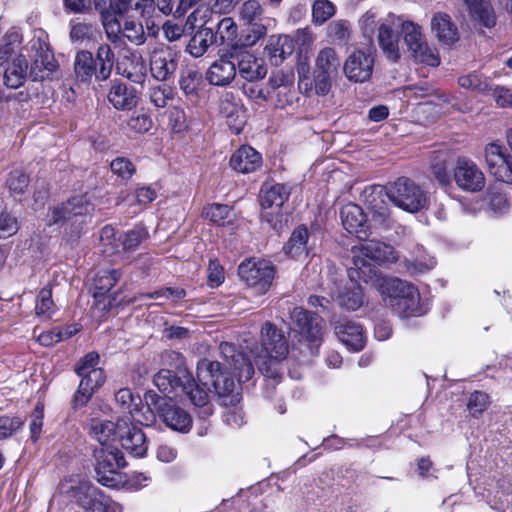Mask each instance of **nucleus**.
<instances>
[{
	"label": "nucleus",
	"mask_w": 512,
	"mask_h": 512,
	"mask_svg": "<svg viewBox=\"0 0 512 512\" xmlns=\"http://www.w3.org/2000/svg\"><path fill=\"white\" fill-rule=\"evenodd\" d=\"M397 258V253L391 245L378 240H368L361 244L359 254L353 256L348 276L352 280L359 279L366 284H374L379 281L378 269L371 262H394Z\"/></svg>",
	"instance_id": "f257e3e1"
},
{
	"label": "nucleus",
	"mask_w": 512,
	"mask_h": 512,
	"mask_svg": "<svg viewBox=\"0 0 512 512\" xmlns=\"http://www.w3.org/2000/svg\"><path fill=\"white\" fill-rule=\"evenodd\" d=\"M90 436L100 445L108 448H141L147 443L146 434L137 426H129L126 421L119 420L100 421L92 420L89 430Z\"/></svg>",
	"instance_id": "f03ea898"
},
{
	"label": "nucleus",
	"mask_w": 512,
	"mask_h": 512,
	"mask_svg": "<svg viewBox=\"0 0 512 512\" xmlns=\"http://www.w3.org/2000/svg\"><path fill=\"white\" fill-rule=\"evenodd\" d=\"M144 401L149 413V416H144L145 421L153 422L155 416H158L172 430L186 433L191 429V415L178 406L172 397H162L155 391L149 390L144 394Z\"/></svg>",
	"instance_id": "7ed1b4c3"
},
{
	"label": "nucleus",
	"mask_w": 512,
	"mask_h": 512,
	"mask_svg": "<svg viewBox=\"0 0 512 512\" xmlns=\"http://www.w3.org/2000/svg\"><path fill=\"white\" fill-rule=\"evenodd\" d=\"M197 378L203 385L213 387L223 405H227L232 395H240L235 392L236 384L231 373L218 361L207 358L200 360L197 364Z\"/></svg>",
	"instance_id": "20e7f679"
},
{
	"label": "nucleus",
	"mask_w": 512,
	"mask_h": 512,
	"mask_svg": "<svg viewBox=\"0 0 512 512\" xmlns=\"http://www.w3.org/2000/svg\"><path fill=\"white\" fill-rule=\"evenodd\" d=\"M386 195L397 207L416 213L427 206L426 192L406 177L398 178L386 188Z\"/></svg>",
	"instance_id": "39448f33"
},
{
	"label": "nucleus",
	"mask_w": 512,
	"mask_h": 512,
	"mask_svg": "<svg viewBox=\"0 0 512 512\" xmlns=\"http://www.w3.org/2000/svg\"><path fill=\"white\" fill-rule=\"evenodd\" d=\"M290 319L292 323L291 330L307 341L312 355H317L323 341L325 327L323 318L302 307H295L290 312Z\"/></svg>",
	"instance_id": "423d86ee"
},
{
	"label": "nucleus",
	"mask_w": 512,
	"mask_h": 512,
	"mask_svg": "<svg viewBox=\"0 0 512 512\" xmlns=\"http://www.w3.org/2000/svg\"><path fill=\"white\" fill-rule=\"evenodd\" d=\"M66 492H71L77 504L87 512H122L121 504L92 483L83 481L71 486Z\"/></svg>",
	"instance_id": "0eeeda50"
},
{
	"label": "nucleus",
	"mask_w": 512,
	"mask_h": 512,
	"mask_svg": "<svg viewBox=\"0 0 512 512\" xmlns=\"http://www.w3.org/2000/svg\"><path fill=\"white\" fill-rule=\"evenodd\" d=\"M238 275L248 286L256 288L262 294L271 287L275 269L267 260L251 258L240 263Z\"/></svg>",
	"instance_id": "6e6552de"
},
{
	"label": "nucleus",
	"mask_w": 512,
	"mask_h": 512,
	"mask_svg": "<svg viewBox=\"0 0 512 512\" xmlns=\"http://www.w3.org/2000/svg\"><path fill=\"white\" fill-rule=\"evenodd\" d=\"M29 49L33 52L30 76L33 81L48 79L58 68V63L50 49L46 37L42 34L29 41Z\"/></svg>",
	"instance_id": "1a4fd4ad"
},
{
	"label": "nucleus",
	"mask_w": 512,
	"mask_h": 512,
	"mask_svg": "<svg viewBox=\"0 0 512 512\" xmlns=\"http://www.w3.org/2000/svg\"><path fill=\"white\" fill-rule=\"evenodd\" d=\"M97 480L104 486L118 485V471L126 466L122 450H94Z\"/></svg>",
	"instance_id": "9d476101"
},
{
	"label": "nucleus",
	"mask_w": 512,
	"mask_h": 512,
	"mask_svg": "<svg viewBox=\"0 0 512 512\" xmlns=\"http://www.w3.org/2000/svg\"><path fill=\"white\" fill-rule=\"evenodd\" d=\"M246 42L244 44L234 43L230 45L229 57L234 61L236 71L239 75L249 82H255L263 79L267 74V68L262 59L256 58L248 49Z\"/></svg>",
	"instance_id": "9b49d317"
},
{
	"label": "nucleus",
	"mask_w": 512,
	"mask_h": 512,
	"mask_svg": "<svg viewBox=\"0 0 512 512\" xmlns=\"http://www.w3.org/2000/svg\"><path fill=\"white\" fill-rule=\"evenodd\" d=\"M453 180L463 191L477 193L484 189L486 178L480 167L468 157H458L453 168Z\"/></svg>",
	"instance_id": "f8f14e48"
},
{
	"label": "nucleus",
	"mask_w": 512,
	"mask_h": 512,
	"mask_svg": "<svg viewBox=\"0 0 512 512\" xmlns=\"http://www.w3.org/2000/svg\"><path fill=\"white\" fill-rule=\"evenodd\" d=\"M179 52L174 46L160 45L150 55V73L157 81L172 79L178 68Z\"/></svg>",
	"instance_id": "ddd939ff"
},
{
	"label": "nucleus",
	"mask_w": 512,
	"mask_h": 512,
	"mask_svg": "<svg viewBox=\"0 0 512 512\" xmlns=\"http://www.w3.org/2000/svg\"><path fill=\"white\" fill-rule=\"evenodd\" d=\"M264 10L257 0L245 1L239 10L240 21L248 26L245 42L254 45L266 35L267 28L263 24Z\"/></svg>",
	"instance_id": "4468645a"
},
{
	"label": "nucleus",
	"mask_w": 512,
	"mask_h": 512,
	"mask_svg": "<svg viewBox=\"0 0 512 512\" xmlns=\"http://www.w3.org/2000/svg\"><path fill=\"white\" fill-rule=\"evenodd\" d=\"M485 160L490 174L497 181L512 184V156L505 147L489 143L485 147Z\"/></svg>",
	"instance_id": "2eb2a0df"
},
{
	"label": "nucleus",
	"mask_w": 512,
	"mask_h": 512,
	"mask_svg": "<svg viewBox=\"0 0 512 512\" xmlns=\"http://www.w3.org/2000/svg\"><path fill=\"white\" fill-rule=\"evenodd\" d=\"M374 68V57L370 52L356 49L348 55L343 71L345 76L355 83H363L370 79Z\"/></svg>",
	"instance_id": "dca6fc26"
},
{
	"label": "nucleus",
	"mask_w": 512,
	"mask_h": 512,
	"mask_svg": "<svg viewBox=\"0 0 512 512\" xmlns=\"http://www.w3.org/2000/svg\"><path fill=\"white\" fill-rule=\"evenodd\" d=\"M187 383H183L180 393L184 394L191 404L197 409V416L201 420L208 419L214 412L210 401L209 390L201 382L197 383L193 375L188 371Z\"/></svg>",
	"instance_id": "f3484780"
},
{
	"label": "nucleus",
	"mask_w": 512,
	"mask_h": 512,
	"mask_svg": "<svg viewBox=\"0 0 512 512\" xmlns=\"http://www.w3.org/2000/svg\"><path fill=\"white\" fill-rule=\"evenodd\" d=\"M229 54H232L230 45L218 50L219 59L210 65L206 73V79L211 85L228 86L235 79L236 68Z\"/></svg>",
	"instance_id": "a211bd4d"
},
{
	"label": "nucleus",
	"mask_w": 512,
	"mask_h": 512,
	"mask_svg": "<svg viewBox=\"0 0 512 512\" xmlns=\"http://www.w3.org/2000/svg\"><path fill=\"white\" fill-rule=\"evenodd\" d=\"M94 210V205L86 195H79L68 199L56 207L53 211L52 220L54 223L73 222L78 218L90 215Z\"/></svg>",
	"instance_id": "6ab92c4d"
},
{
	"label": "nucleus",
	"mask_w": 512,
	"mask_h": 512,
	"mask_svg": "<svg viewBox=\"0 0 512 512\" xmlns=\"http://www.w3.org/2000/svg\"><path fill=\"white\" fill-rule=\"evenodd\" d=\"M262 347L275 360H283L289 353V343L284 333L273 323L266 322L261 328Z\"/></svg>",
	"instance_id": "aec40b11"
},
{
	"label": "nucleus",
	"mask_w": 512,
	"mask_h": 512,
	"mask_svg": "<svg viewBox=\"0 0 512 512\" xmlns=\"http://www.w3.org/2000/svg\"><path fill=\"white\" fill-rule=\"evenodd\" d=\"M173 355L182 361L180 353L172 352ZM188 370L182 366V363L177 366L176 370L161 369L153 377L154 385L159 391L165 394L178 395L183 383H187Z\"/></svg>",
	"instance_id": "412c9836"
},
{
	"label": "nucleus",
	"mask_w": 512,
	"mask_h": 512,
	"mask_svg": "<svg viewBox=\"0 0 512 512\" xmlns=\"http://www.w3.org/2000/svg\"><path fill=\"white\" fill-rule=\"evenodd\" d=\"M334 331L338 339L351 351H361L366 344L363 327L350 319L342 318L335 322Z\"/></svg>",
	"instance_id": "4be33fe9"
},
{
	"label": "nucleus",
	"mask_w": 512,
	"mask_h": 512,
	"mask_svg": "<svg viewBox=\"0 0 512 512\" xmlns=\"http://www.w3.org/2000/svg\"><path fill=\"white\" fill-rule=\"evenodd\" d=\"M77 375L82 379L72 399L74 409L84 407L89 402L94 392L104 384L106 379L102 369H92L89 370V372Z\"/></svg>",
	"instance_id": "5701e85b"
},
{
	"label": "nucleus",
	"mask_w": 512,
	"mask_h": 512,
	"mask_svg": "<svg viewBox=\"0 0 512 512\" xmlns=\"http://www.w3.org/2000/svg\"><path fill=\"white\" fill-rule=\"evenodd\" d=\"M0 74L3 77V85L10 89L21 87L28 76V61L22 54L17 55L11 61L0 64Z\"/></svg>",
	"instance_id": "b1692460"
},
{
	"label": "nucleus",
	"mask_w": 512,
	"mask_h": 512,
	"mask_svg": "<svg viewBox=\"0 0 512 512\" xmlns=\"http://www.w3.org/2000/svg\"><path fill=\"white\" fill-rule=\"evenodd\" d=\"M342 225L351 234H355L359 239L368 236L367 217L362 208L354 203L344 205L340 210Z\"/></svg>",
	"instance_id": "393cba45"
},
{
	"label": "nucleus",
	"mask_w": 512,
	"mask_h": 512,
	"mask_svg": "<svg viewBox=\"0 0 512 512\" xmlns=\"http://www.w3.org/2000/svg\"><path fill=\"white\" fill-rule=\"evenodd\" d=\"M107 98L117 110H131L139 101L137 90L120 80L112 82Z\"/></svg>",
	"instance_id": "a878e982"
},
{
	"label": "nucleus",
	"mask_w": 512,
	"mask_h": 512,
	"mask_svg": "<svg viewBox=\"0 0 512 512\" xmlns=\"http://www.w3.org/2000/svg\"><path fill=\"white\" fill-rule=\"evenodd\" d=\"M262 164L261 155L251 146H241L230 158V166L240 173H251Z\"/></svg>",
	"instance_id": "bb28decb"
},
{
	"label": "nucleus",
	"mask_w": 512,
	"mask_h": 512,
	"mask_svg": "<svg viewBox=\"0 0 512 512\" xmlns=\"http://www.w3.org/2000/svg\"><path fill=\"white\" fill-rule=\"evenodd\" d=\"M290 188L285 184L264 183L260 190L262 210L281 209L290 196Z\"/></svg>",
	"instance_id": "cd10ccee"
},
{
	"label": "nucleus",
	"mask_w": 512,
	"mask_h": 512,
	"mask_svg": "<svg viewBox=\"0 0 512 512\" xmlns=\"http://www.w3.org/2000/svg\"><path fill=\"white\" fill-rule=\"evenodd\" d=\"M351 280L349 286L338 288L337 292L332 294V298L339 304L340 307L348 311H355L363 304V292L356 281L359 279Z\"/></svg>",
	"instance_id": "c85d7f7f"
},
{
	"label": "nucleus",
	"mask_w": 512,
	"mask_h": 512,
	"mask_svg": "<svg viewBox=\"0 0 512 512\" xmlns=\"http://www.w3.org/2000/svg\"><path fill=\"white\" fill-rule=\"evenodd\" d=\"M212 45L217 46L214 29L202 25L189 40L186 51L194 58L203 56Z\"/></svg>",
	"instance_id": "c756f323"
},
{
	"label": "nucleus",
	"mask_w": 512,
	"mask_h": 512,
	"mask_svg": "<svg viewBox=\"0 0 512 512\" xmlns=\"http://www.w3.org/2000/svg\"><path fill=\"white\" fill-rule=\"evenodd\" d=\"M308 239L309 231L307 227L305 225L297 226L283 247L285 254L296 260L306 258L309 254Z\"/></svg>",
	"instance_id": "7c9ffc66"
},
{
	"label": "nucleus",
	"mask_w": 512,
	"mask_h": 512,
	"mask_svg": "<svg viewBox=\"0 0 512 512\" xmlns=\"http://www.w3.org/2000/svg\"><path fill=\"white\" fill-rule=\"evenodd\" d=\"M377 40L384 56L390 62L396 63L400 60L399 37L390 26L386 24L379 25Z\"/></svg>",
	"instance_id": "2f4dec72"
},
{
	"label": "nucleus",
	"mask_w": 512,
	"mask_h": 512,
	"mask_svg": "<svg viewBox=\"0 0 512 512\" xmlns=\"http://www.w3.org/2000/svg\"><path fill=\"white\" fill-rule=\"evenodd\" d=\"M202 83V74L195 67H185L181 69L179 75V88L191 102H196L199 98V88Z\"/></svg>",
	"instance_id": "473e14b6"
},
{
	"label": "nucleus",
	"mask_w": 512,
	"mask_h": 512,
	"mask_svg": "<svg viewBox=\"0 0 512 512\" xmlns=\"http://www.w3.org/2000/svg\"><path fill=\"white\" fill-rule=\"evenodd\" d=\"M381 293L384 296L386 305L392 306L393 301L397 302L400 298L406 296L414 285L398 278H385L380 283Z\"/></svg>",
	"instance_id": "72a5a7b5"
},
{
	"label": "nucleus",
	"mask_w": 512,
	"mask_h": 512,
	"mask_svg": "<svg viewBox=\"0 0 512 512\" xmlns=\"http://www.w3.org/2000/svg\"><path fill=\"white\" fill-rule=\"evenodd\" d=\"M94 61L97 70V81H106L111 76L115 63V53L111 46L107 43L100 44Z\"/></svg>",
	"instance_id": "f704fd0d"
},
{
	"label": "nucleus",
	"mask_w": 512,
	"mask_h": 512,
	"mask_svg": "<svg viewBox=\"0 0 512 512\" xmlns=\"http://www.w3.org/2000/svg\"><path fill=\"white\" fill-rule=\"evenodd\" d=\"M390 307L401 317L416 316L423 313L420 306V294L416 287L407 292L406 296L400 298L397 302L393 301Z\"/></svg>",
	"instance_id": "c9c22d12"
},
{
	"label": "nucleus",
	"mask_w": 512,
	"mask_h": 512,
	"mask_svg": "<svg viewBox=\"0 0 512 512\" xmlns=\"http://www.w3.org/2000/svg\"><path fill=\"white\" fill-rule=\"evenodd\" d=\"M431 25L439 41L451 45L458 40L457 28L451 23L447 14H436Z\"/></svg>",
	"instance_id": "e433bc0d"
},
{
	"label": "nucleus",
	"mask_w": 512,
	"mask_h": 512,
	"mask_svg": "<svg viewBox=\"0 0 512 512\" xmlns=\"http://www.w3.org/2000/svg\"><path fill=\"white\" fill-rule=\"evenodd\" d=\"M122 75L136 84L144 83L147 76V67L140 54H131L122 63Z\"/></svg>",
	"instance_id": "4c0bfd02"
},
{
	"label": "nucleus",
	"mask_w": 512,
	"mask_h": 512,
	"mask_svg": "<svg viewBox=\"0 0 512 512\" xmlns=\"http://www.w3.org/2000/svg\"><path fill=\"white\" fill-rule=\"evenodd\" d=\"M74 72L81 82L90 81L94 75L97 79V70L93 54L87 50L77 52L74 60Z\"/></svg>",
	"instance_id": "58836bf2"
},
{
	"label": "nucleus",
	"mask_w": 512,
	"mask_h": 512,
	"mask_svg": "<svg viewBox=\"0 0 512 512\" xmlns=\"http://www.w3.org/2000/svg\"><path fill=\"white\" fill-rule=\"evenodd\" d=\"M277 360L269 357L268 360L262 361L258 369L261 374L265 377V397H272V390L275 389L276 385L281 381V373L279 371Z\"/></svg>",
	"instance_id": "ea45409f"
},
{
	"label": "nucleus",
	"mask_w": 512,
	"mask_h": 512,
	"mask_svg": "<svg viewBox=\"0 0 512 512\" xmlns=\"http://www.w3.org/2000/svg\"><path fill=\"white\" fill-rule=\"evenodd\" d=\"M341 65L337 52L332 47H325L321 49L316 58L317 71L324 72L325 74H338V69Z\"/></svg>",
	"instance_id": "a19ab883"
},
{
	"label": "nucleus",
	"mask_w": 512,
	"mask_h": 512,
	"mask_svg": "<svg viewBox=\"0 0 512 512\" xmlns=\"http://www.w3.org/2000/svg\"><path fill=\"white\" fill-rule=\"evenodd\" d=\"M240 395H232L227 400L225 411L223 412V421L232 428H239L245 423V413L241 406L238 405Z\"/></svg>",
	"instance_id": "79ce46f5"
},
{
	"label": "nucleus",
	"mask_w": 512,
	"mask_h": 512,
	"mask_svg": "<svg viewBox=\"0 0 512 512\" xmlns=\"http://www.w3.org/2000/svg\"><path fill=\"white\" fill-rule=\"evenodd\" d=\"M458 84L464 89L483 95H489L492 90V84L488 79L475 72L459 77Z\"/></svg>",
	"instance_id": "37998d69"
},
{
	"label": "nucleus",
	"mask_w": 512,
	"mask_h": 512,
	"mask_svg": "<svg viewBox=\"0 0 512 512\" xmlns=\"http://www.w3.org/2000/svg\"><path fill=\"white\" fill-rule=\"evenodd\" d=\"M20 44V33L14 29L9 30L3 38V43L0 45V64L11 61L16 57Z\"/></svg>",
	"instance_id": "c03bdc74"
},
{
	"label": "nucleus",
	"mask_w": 512,
	"mask_h": 512,
	"mask_svg": "<svg viewBox=\"0 0 512 512\" xmlns=\"http://www.w3.org/2000/svg\"><path fill=\"white\" fill-rule=\"evenodd\" d=\"M148 236L149 233L144 227L136 226L121 234L118 240L124 252H133Z\"/></svg>",
	"instance_id": "a18cd8bd"
},
{
	"label": "nucleus",
	"mask_w": 512,
	"mask_h": 512,
	"mask_svg": "<svg viewBox=\"0 0 512 512\" xmlns=\"http://www.w3.org/2000/svg\"><path fill=\"white\" fill-rule=\"evenodd\" d=\"M469 13L473 20L486 28H492L496 25V15L492 5L483 1L476 6L469 8Z\"/></svg>",
	"instance_id": "49530a36"
},
{
	"label": "nucleus",
	"mask_w": 512,
	"mask_h": 512,
	"mask_svg": "<svg viewBox=\"0 0 512 512\" xmlns=\"http://www.w3.org/2000/svg\"><path fill=\"white\" fill-rule=\"evenodd\" d=\"M214 34H216L217 46L233 45L234 43L230 42L237 36V26L232 18L225 17L218 22Z\"/></svg>",
	"instance_id": "de8ad7c7"
},
{
	"label": "nucleus",
	"mask_w": 512,
	"mask_h": 512,
	"mask_svg": "<svg viewBox=\"0 0 512 512\" xmlns=\"http://www.w3.org/2000/svg\"><path fill=\"white\" fill-rule=\"evenodd\" d=\"M30 178L24 171L16 169L9 173L6 186L13 197L22 196L29 187Z\"/></svg>",
	"instance_id": "09e8293b"
},
{
	"label": "nucleus",
	"mask_w": 512,
	"mask_h": 512,
	"mask_svg": "<svg viewBox=\"0 0 512 512\" xmlns=\"http://www.w3.org/2000/svg\"><path fill=\"white\" fill-rule=\"evenodd\" d=\"M115 400L133 418L139 412V405L142 403L140 396L133 395L129 388L119 389L115 394Z\"/></svg>",
	"instance_id": "8fccbe9b"
},
{
	"label": "nucleus",
	"mask_w": 512,
	"mask_h": 512,
	"mask_svg": "<svg viewBox=\"0 0 512 512\" xmlns=\"http://www.w3.org/2000/svg\"><path fill=\"white\" fill-rule=\"evenodd\" d=\"M351 26L347 20L332 21L327 27L329 39L338 44H346L350 39Z\"/></svg>",
	"instance_id": "3c124183"
},
{
	"label": "nucleus",
	"mask_w": 512,
	"mask_h": 512,
	"mask_svg": "<svg viewBox=\"0 0 512 512\" xmlns=\"http://www.w3.org/2000/svg\"><path fill=\"white\" fill-rule=\"evenodd\" d=\"M220 113L229 121H235L242 113V107L233 93H225L219 102Z\"/></svg>",
	"instance_id": "603ef678"
},
{
	"label": "nucleus",
	"mask_w": 512,
	"mask_h": 512,
	"mask_svg": "<svg viewBox=\"0 0 512 512\" xmlns=\"http://www.w3.org/2000/svg\"><path fill=\"white\" fill-rule=\"evenodd\" d=\"M54 301L52 298V287L47 285L43 287L36 299L35 312L38 316L50 317L54 312Z\"/></svg>",
	"instance_id": "864d4df0"
},
{
	"label": "nucleus",
	"mask_w": 512,
	"mask_h": 512,
	"mask_svg": "<svg viewBox=\"0 0 512 512\" xmlns=\"http://www.w3.org/2000/svg\"><path fill=\"white\" fill-rule=\"evenodd\" d=\"M293 84L294 74L283 70L272 73L268 80V85L273 90H277V96H280L282 90H284L285 95H287L290 92V87H293Z\"/></svg>",
	"instance_id": "5fc2aeb1"
},
{
	"label": "nucleus",
	"mask_w": 512,
	"mask_h": 512,
	"mask_svg": "<svg viewBox=\"0 0 512 512\" xmlns=\"http://www.w3.org/2000/svg\"><path fill=\"white\" fill-rule=\"evenodd\" d=\"M174 98V89L166 84H159L149 89V99L157 108H164Z\"/></svg>",
	"instance_id": "6e6d98bb"
},
{
	"label": "nucleus",
	"mask_w": 512,
	"mask_h": 512,
	"mask_svg": "<svg viewBox=\"0 0 512 512\" xmlns=\"http://www.w3.org/2000/svg\"><path fill=\"white\" fill-rule=\"evenodd\" d=\"M413 58L423 64H427L432 67H436L440 64L439 55L436 53L435 49L428 46V44L424 41L410 51Z\"/></svg>",
	"instance_id": "4d7b16f0"
},
{
	"label": "nucleus",
	"mask_w": 512,
	"mask_h": 512,
	"mask_svg": "<svg viewBox=\"0 0 512 512\" xmlns=\"http://www.w3.org/2000/svg\"><path fill=\"white\" fill-rule=\"evenodd\" d=\"M490 405V396L483 391H474L467 401V409L471 416L478 417Z\"/></svg>",
	"instance_id": "13d9d810"
},
{
	"label": "nucleus",
	"mask_w": 512,
	"mask_h": 512,
	"mask_svg": "<svg viewBox=\"0 0 512 512\" xmlns=\"http://www.w3.org/2000/svg\"><path fill=\"white\" fill-rule=\"evenodd\" d=\"M335 14V6L328 0H316L312 7L313 22L323 24Z\"/></svg>",
	"instance_id": "bf43d9fd"
},
{
	"label": "nucleus",
	"mask_w": 512,
	"mask_h": 512,
	"mask_svg": "<svg viewBox=\"0 0 512 512\" xmlns=\"http://www.w3.org/2000/svg\"><path fill=\"white\" fill-rule=\"evenodd\" d=\"M119 278L120 272L116 269L99 272L95 280V288L98 290V294H104L110 291L116 285Z\"/></svg>",
	"instance_id": "052dcab7"
},
{
	"label": "nucleus",
	"mask_w": 512,
	"mask_h": 512,
	"mask_svg": "<svg viewBox=\"0 0 512 512\" xmlns=\"http://www.w3.org/2000/svg\"><path fill=\"white\" fill-rule=\"evenodd\" d=\"M111 171L122 180L128 181L136 172V167L131 160L125 157H117L110 163Z\"/></svg>",
	"instance_id": "680f3d73"
},
{
	"label": "nucleus",
	"mask_w": 512,
	"mask_h": 512,
	"mask_svg": "<svg viewBox=\"0 0 512 512\" xmlns=\"http://www.w3.org/2000/svg\"><path fill=\"white\" fill-rule=\"evenodd\" d=\"M123 35L135 45H142L146 41L143 25L134 20H125L123 24Z\"/></svg>",
	"instance_id": "e2e57ef3"
},
{
	"label": "nucleus",
	"mask_w": 512,
	"mask_h": 512,
	"mask_svg": "<svg viewBox=\"0 0 512 512\" xmlns=\"http://www.w3.org/2000/svg\"><path fill=\"white\" fill-rule=\"evenodd\" d=\"M372 219L380 224L388 226L390 223V211L383 200L377 201L375 198L367 200Z\"/></svg>",
	"instance_id": "0e129e2a"
},
{
	"label": "nucleus",
	"mask_w": 512,
	"mask_h": 512,
	"mask_svg": "<svg viewBox=\"0 0 512 512\" xmlns=\"http://www.w3.org/2000/svg\"><path fill=\"white\" fill-rule=\"evenodd\" d=\"M230 212L231 209L228 205L215 203L205 207L202 215L210 221L222 225L229 217Z\"/></svg>",
	"instance_id": "69168bd1"
},
{
	"label": "nucleus",
	"mask_w": 512,
	"mask_h": 512,
	"mask_svg": "<svg viewBox=\"0 0 512 512\" xmlns=\"http://www.w3.org/2000/svg\"><path fill=\"white\" fill-rule=\"evenodd\" d=\"M402 32L404 34V41L409 51L413 50L416 45L424 42L421 34L420 26L413 22H404L402 24Z\"/></svg>",
	"instance_id": "338daca9"
},
{
	"label": "nucleus",
	"mask_w": 512,
	"mask_h": 512,
	"mask_svg": "<svg viewBox=\"0 0 512 512\" xmlns=\"http://www.w3.org/2000/svg\"><path fill=\"white\" fill-rule=\"evenodd\" d=\"M236 360V363H234L231 368L238 373L239 382H247L251 380L255 370L250 360L244 357L241 353L237 354Z\"/></svg>",
	"instance_id": "774afa93"
}]
</instances>
